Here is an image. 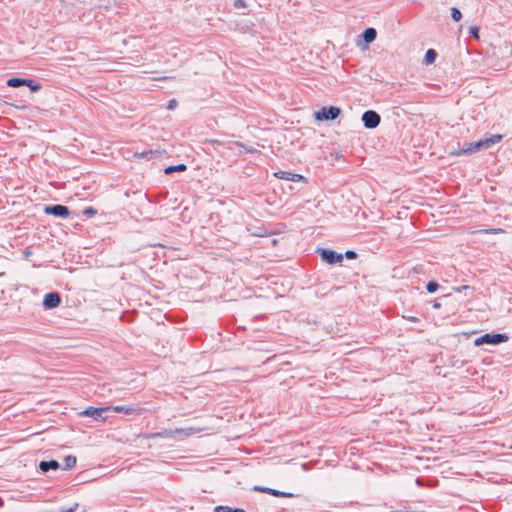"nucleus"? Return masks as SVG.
Returning a JSON list of instances; mask_svg holds the SVG:
<instances>
[{
	"mask_svg": "<svg viewBox=\"0 0 512 512\" xmlns=\"http://www.w3.org/2000/svg\"><path fill=\"white\" fill-rule=\"evenodd\" d=\"M501 139H502V135L495 134V135H492L491 137L481 139L475 143L465 144L462 149L457 150V151H452L451 154L457 155V156L463 155V154H472V153L478 152L480 150H485V149L490 148L492 145L498 143Z\"/></svg>",
	"mask_w": 512,
	"mask_h": 512,
	"instance_id": "obj_1",
	"label": "nucleus"
},
{
	"mask_svg": "<svg viewBox=\"0 0 512 512\" xmlns=\"http://www.w3.org/2000/svg\"><path fill=\"white\" fill-rule=\"evenodd\" d=\"M508 340V336L505 334H485L481 337L475 339L474 344L476 346H480L482 344H499L502 342H506Z\"/></svg>",
	"mask_w": 512,
	"mask_h": 512,
	"instance_id": "obj_2",
	"label": "nucleus"
},
{
	"mask_svg": "<svg viewBox=\"0 0 512 512\" xmlns=\"http://www.w3.org/2000/svg\"><path fill=\"white\" fill-rule=\"evenodd\" d=\"M341 113V110L338 107L330 106V107H323L319 111L315 112V118L318 121L323 120H334L336 119Z\"/></svg>",
	"mask_w": 512,
	"mask_h": 512,
	"instance_id": "obj_3",
	"label": "nucleus"
},
{
	"mask_svg": "<svg viewBox=\"0 0 512 512\" xmlns=\"http://www.w3.org/2000/svg\"><path fill=\"white\" fill-rule=\"evenodd\" d=\"M362 121L364 126L368 129L376 128L381 121V118L378 113L375 111L369 110L363 113Z\"/></svg>",
	"mask_w": 512,
	"mask_h": 512,
	"instance_id": "obj_4",
	"label": "nucleus"
},
{
	"mask_svg": "<svg viewBox=\"0 0 512 512\" xmlns=\"http://www.w3.org/2000/svg\"><path fill=\"white\" fill-rule=\"evenodd\" d=\"M110 407H101V408H95V407H88L84 411L80 412L81 416L86 417H92L96 420L98 419H105L104 413L110 410Z\"/></svg>",
	"mask_w": 512,
	"mask_h": 512,
	"instance_id": "obj_5",
	"label": "nucleus"
},
{
	"mask_svg": "<svg viewBox=\"0 0 512 512\" xmlns=\"http://www.w3.org/2000/svg\"><path fill=\"white\" fill-rule=\"evenodd\" d=\"M44 212L62 218H67L70 215L69 209L63 205L46 206Z\"/></svg>",
	"mask_w": 512,
	"mask_h": 512,
	"instance_id": "obj_6",
	"label": "nucleus"
},
{
	"mask_svg": "<svg viewBox=\"0 0 512 512\" xmlns=\"http://www.w3.org/2000/svg\"><path fill=\"white\" fill-rule=\"evenodd\" d=\"M61 303V297L56 292H50L44 296L43 299V306L46 309H53L60 305Z\"/></svg>",
	"mask_w": 512,
	"mask_h": 512,
	"instance_id": "obj_7",
	"label": "nucleus"
},
{
	"mask_svg": "<svg viewBox=\"0 0 512 512\" xmlns=\"http://www.w3.org/2000/svg\"><path fill=\"white\" fill-rule=\"evenodd\" d=\"M320 254L322 259L329 264L338 263L343 260V256L341 254H337L332 250L322 249Z\"/></svg>",
	"mask_w": 512,
	"mask_h": 512,
	"instance_id": "obj_8",
	"label": "nucleus"
},
{
	"mask_svg": "<svg viewBox=\"0 0 512 512\" xmlns=\"http://www.w3.org/2000/svg\"><path fill=\"white\" fill-rule=\"evenodd\" d=\"M274 176L279 179H284L293 182L306 181V179L302 175L286 171H278L274 173Z\"/></svg>",
	"mask_w": 512,
	"mask_h": 512,
	"instance_id": "obj_9",
	"label": "nucleus"
},
{
	"mask_svg": "<svg viewBox=\"0 0 512 512\" xmlns=\"http://www.w3.org/2000/svg\"><path fill=\"white\" fill-rule=\"evenodd\" d=\"M203 430L204 429L200 428V427H186V428L176 429V432L178 433V436L185 438V437L194 435L196 433H199Z\"/></svg>",
	"mask_w": 512,
	"mask_h": 512,
	"instance_id": "obj_10",
	"label": "nucleus"
},
{
	"mask_svg": "<svg viewBox=\"0 0 512 512\" xmlns=\"http://www.w3.org/2000/svg\"><path fill=\"white\" fill-rule=\"evenodd\" d=\"M255 490L261 491V492H264V493H267V494H271V495L276 496V497H286V498L293 497L292 493L281 492V491L274 490V489H271V488L255 487Z\"/></svg>",
	"mask_w": 512,
	"mask_h": 512,
	"instance_id": "obj_11",
	"label": "nucleus"
},
{
	"mask_svg": "<svg viewBox=\"0 0 512 512\" xmlns=\"http://www.w3.org/2000/svg\"><path fill=\"white\" fill-rule=\"evenodd\" d=\"M39 468L42 472H48L50 469L56 470L59 468V463L56 460L42 461L39 464Z\"/></svg>",
	"mask_w": 512,
	"mask_h": 512,
	"instance_id": "obj_12",
	"label": "nucleus"
},
{
	"mask_svg": "<svg viewBox=\"0 0 512 512\" xmlns=\"http://www.w3.org/2000/svg\"><path fill=\"white\" fill-rule=\"evenodd\" d=\"M377 32L374 28H367L363 33V39L367 43H371L376 39Z\"/></svg>",
	"mask_w": 512,
	"mask_h": 512,
	"instance_id": "obj_13",
	"label": "nucleus"
},
{
	"mask_svg": "<svg viewBox=\"0 0 512 512\" xmlns=\"http://www.w3.org/2000/svg\"><path fill=\"white\" fill-rule=\"evenodd\" d=\"M178 435V433L175 430H164L162 432H158L152 435L154 438H174Z\"/></svg>",
	"mask_w": 512,
	"mask_h": 512,
	"instance_id": "obj_14",
	"label": "nucleus"
},
{
	"mask_svg": "<svg viewBox=\"0 0 512 512\" xmlns=\"http://www.w3.org/2000/svg\"><path fill=\"white\" fill-rule=\"evenodd\" d=\"M436 56H437V53L434 49H428L425 54L423 63L426 65H430V64L434 63Z\"/></svg>",
	"mask_w": 512,
	"mask_h": 512,
	"instance_id": "obj_15",
	"label": "nucleus"
},
{
	"mask_svg": "<svg viewBox=\"0 0 512 512\" xmlns=\"http://www.w3.org/2000/svg\"><path fill=\"white\" fill-rule=\"evenodd\" d=\"M25 83H26V79H21V78H10L7 81V85L9 87H19V86L25 85Z\"/></svg>",
	"mask_w": 512,
	"mask_h": 512,
	"instance_id": "obj_16",
	"label": "nucleus"
},
{
	"mask_svg": "<svg viewBox=\"0 0 512 512\" xmlns=\"http://www.w3.org/2000/svg\"><path fill=\"white\" fill-rule=\"evenodd\" d=\"M187 169L186 165L184 164H179V165H176V166H169L165 169V174L169 175L175 171H179V172H182V171H185Z\"/></svg>",
	"mask_w": 512,
	"mask_h": 512,
	"instance_id": "obj_17",
	"label": "nucleus"
},
{
	"mask_svg": "<svg viewBox=\"0 0 512 512\" xmlns=\"http://www.w3.org/2000/svg\"><path fill=\"white\" fill-rule=\"evenodd\" d=\"M76 464V457L74 456H66L64 458V469H71Z\"/></svg>",
	"mask_w": 512,
	"mask_h": 512,
	"instance_id": "obj_18",
	"label": "nucleus"
},
{
	"mask_svg": "<svg viewBox=\"0 0 512 512\" xmlns=\"http://www.w3.org/2000/svg\"><path fill=\"white\" fill-rule=\"evenodd\" d=\"M114 412H117V413H126V414H130V413H133L135 412L136 410L134 408H127L125 406H115L113 408H111Z\"/></svg>",
	"mask_w": 512,
	"mask_h": 512,
	"instance_id": "obj_19",
	"label": "nucleus"
},
{
	"mask_svg": "<svg viewBox=\"0 0 512 512\" xmlns=\"http://www.w3.org/2000/svg\"><path fill=\"white\" fill-rule=\"evenodd\" d=\"M25 86H28L31 89L32 92H37V91H39L41 89V85L38 84V83H35L31 79H26Z\"/></svg>",
	"mask_w": 512,
	"mask_h": 512,
	"instance_id": "obj_20",
	"label": "nucleus"
},
{
	"mask_svg": "<svg viewBox=\"0 0 512 512\" xmlns=\"http://www.w3.org/2000/svg\"><path fill=\"white\" fill-rule=\"evenodd\" d=\"M451 17L454 21L459 22L462 18V13L458 8L452 7L451 8Z\"/></svg>",
	"mask_w": 512,
	"mask_h": 512,
	"instance_id": "obj_21",
	"label": "nucleus"
},
{
	"mask_svg": "<svg viewBox=\"0 0 512 512\" xmlns=\"http://www.w3.org/2000/svg\"><path fill=\"white\" fill-rule=\"evenodd\" d=\"M438 287H439V285H438L436 282H434V281H430V282L427 284V286H426L427 291H428L429 293H433V292L437 291Z\"/></svg>",
	"mask_w": 512,
	"mask_h": 512,
	"instance_id": "obj_22",
	"label": "nucleus"
},
{
	"mask_svg": "<svg viewBox=\"0 0 512 512\" xmlns=\"http://www.w3.org/2000/svg\"><path fill=\"white\" fill-rule=\"evenodd\" d=\"M215 512H234L235 509L229 506H217L214 510Z\"/></svg>",
	"mask_w": 512,
	"mask_h": 512,
	"instance_id": "obj_23",
	"label": "nucleus"
},
{
	"mask_svg": "<svg viewBox=\"0 0 512 512\" xmlns=\"http://www.w3.org/2000/svg\"><path fill=\"white\" fill-rule=\"evenodd\" d=\"M235 145H237L239 147H243L249 153H255L257 151L254 147L246 146L245 144H243L241 142H235Z\"/></svg>",
	"mask_w": 512,
	"mask_h": 512,
	"instance_id": "obj_24",
	"label": "nucleus"
},
{
	"mask_svg": "<svg viewBox=\"0 0 512 512\" xmlns=\"http://www.w3.org/2000/svg\"><path fill=\"white\" fill-rule=\"evenodd\" d=\"M234 7L236 9H242V8L246 7V3L244 2V0H235L234 1Z\"/></svg>",
	"mask_w": 512,
	"mask_h": 512,
	"instance_id": "obj_25",
	"label": "nucleus"
},
{
	"mask_svg": "<svg viewBox=\"0 0 512 512\" xmlns=\"http://www.w3.org/2000/svg\"><path fill=\"white\" fill-rule=\"evenodd\" d=\"M469 31H470V33H471L475 38H478V37H479V35H478V32H479L478 27H476V26H472V27H470Z\"/></svg>",
	"mask_w": 512,
	"mask_h": 512,
	"instance_id": "obj_26",
	"label": "nucleus"
},
{
	"mask_svg": "<svg viewBox=\"0 0 512 512\" xmlns=\"http://www.w3.org/2000/svg\"><path fill=\"white\" fill-rule=\"evenodd\" d=\"M177 105H178L177 101H176L175 99H172V100H170V101L168 102V106H167V108H168L169 110H173V109H175V108H176V106H177Z\"/></svg>",
	"mask_w": 512,
	"mask_h": 512,
	"instance_id": "obj_27",
	"label": "nucleus"
},
{
	"mask_svg": "<svg viewBox=\"0 0 512 512\" xmlns=\"http://www.w3.org/2000/svg\"><path fill=\"white\" fill-rule=\"evenodd\" d=\"M485 233L487 234H490V233H493V234H499V233H503L504 230L503 229H489V230H484Z\"/></svg>",
	"mask_w": 512,
	"mask_h": 512,
	"instance_id": "obj_28",
	"label": "nucleus"
},
{
	"mask_svg": "<svg viewBox=\"0 0 512 512\" xmlns=\"http://www.w3.org/2000/svg\"><path fill=\"white\" fill-rule=\"evenodd\" d=\"M84 214H86V215H94V214H96V211L92 207H87L84 210Z\"/></svg>",
	"mask_w": 512,
	"mask_h": 512,
	"instance_id": "obj_29",
	"label": "nucleus"
},
{
	"mask_svg": "<svg viewBox=\"0 0 512 512\" xmlns=\"http://www.w3.org/2000/svg\"><path fill=\"white\" fill-rule=\"evenodd\" d=\"M453 289H454V291H456V292H461V291H463V290L470 289V286H468V285H463V286H460V287H454Z\"/></svg>",
	"mask_w": 512,
	"mask_h": 512,
	"instance_id": "obj_30",
	"label": "nucleus"
},
{
	"mask_svg": "<svg viewBox=\"0 0 512 512\" xmlns=\"http://www.w3.org/2000/svg\"><path fill=\"white\" fill-rule=\"evenodd\" d=\"M403 318H405V319H407L408 321L413 322V323H417V322H419V318L414 317V316H409V317L403 316Z\"/></svg>",
	"mask_w": 512,
	"mask_h": 512,
	"instance_id": "obj_31",
	"label": "nucleus"
},
{
	"mask_svg": "<svg viewBox=\"0 0 512 512\" xmlns=\"http://www.w3.org/2000/svg\"><path fill=\"white\" fill-rule=\"evenodd\" d=\"M346 257L349 259H354L356 257V253L354 251H347Z\"/></svg>",
	"mask_w": 512,
	"mask_h": 512,
	"instance_id": "obj_32",
	"label": "nucleus"
},
{
	"mask_svg": "<svg viewBox=\"0 0 512 512\" xmlns=\"http://www.w3.org/2000/svg\"><path fill=\"white\" fill-rule=\"evenodd\" d=\"M149 154H152V152H144V153H141V154H138L136 153L135 156L136 157H147Z\"/></svg>",
	"mask_w": 512,
	"mask_h": 512,
	"instance_id": "obj_33",
	"label": "nucleus"
},
{
	"mask_svg": "<svg viewBox=\"0 0 512 512\" xmlns=\"http://www.w3.org/2000/svg\"><path fill=\"white\" fill-rule=\"evenodd\" d=\"M433 307L435 309H439L441 307V304L439 302L435 301L434 304H433Z\"/></svg>",
	"mask_w": 512,
	"mask_h": 512,
	"instance_id": "obj_34",
	"label": "nucleus"
},
{
	"mask_svg": "<svg viewBox=\"0 0 512 512\" xmlns=\"http://www.w3.org/2000/svg\"><path fill=\"white\" fill-rule=\"evenodd\" d=\"M210 143H212V144H222V142L219 141V140H210Z\"/></svg>",
	"mask_w": 512,
	"mask_h": 512,
	"instance_id": "obj_35",
	"label": "nucleus"
},
{
	"mask_svg": "<svg viewBox=\"0 0 512 512\" xmlns=\"http://www.w3.org/2000/svg\"><path fill=\"white\" fill-rule=\"evenodd\" d=\"M30 255H31V252H30L29 250H26V251L24 252V256H25L26 258H28Z\"/></svg>",
	"mask_w": 512,
	"mask_h": 512,
	"instance_id": "obj_36",
	"label": "nucleus"
}]
</instances>
